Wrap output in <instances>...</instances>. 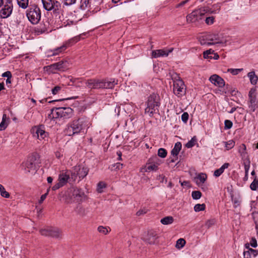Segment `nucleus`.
I'll use <instances>...</instances> for the list:
<instances>
[{
  "label": "nucleus",
  "instance_id": "f257e3e1",
  "mask_svg": "<svg viewBox=\"0 0 258 258\" xmlns=\"http://www.w3.org/2000/svg\"><path fill=\"white\" fill-rule=\"evenodd\" d=\"M85 197L84 192L81 189L73 187L62 191L60 195V200L67 204H71L80 202Z\"/></svg>",
  "mask_w": 258,
  "mask_h": 258
},
{
  "label": "nucleus",
  "instance_id": "f03ea898",
  "mask_svg": "<svg viewBox=\"0 0 258 258\" xmlns=\"http://www.w3.org/2000/svg\"><path fill=\"white\" fill-rule=\"evenodd\" d=\"M90 122L88 119L86 118H79L74 121L66 129V134L68 136H73L76 134L84 132V131L89 127Z\"/></svg>",
  "mask_w": 258,
  "mask_h": 258
},
{
  "label": "nucleus",
  "instance_id": "7ed1b4c3",
  "mask_svg": "<svg viewBox=\"0 0 258 258\" xmlns=\"http://www.w3.org/2000/svg\"><path fill=\"white\" fill-rule=\"evenodd\" d=\"M147 106L145 109L146 113L152 116L160 105L159 96L158 94L153 93L148 97L147 102Z\"/></svg>",
  "mask_w": 258,
  "mask_h": 258
},
{
  "label": "nucleus",
  "instance_id": "20e7f679",
  "mask_svg": "<svg viewBox=\"0 0 258 258\" xmlns=\"http://www.w3.org/2000/svg\"><path fill=\"white\" fill-rule=\"evenodd\" d=\"M26 15L28 20L32 24H37L41 19V12L35 4L30 5L26 11Z\"/></svg>",
  "mask_w": 258,
  "mask_h": 258
},
{
  "label": "nucleus",
  "instance_id": "39448f33",
  "mask_svg": "<svg viewBox=\"0 0 258 258\" xmlns=\"http://www.w3.org/2000/svg\"><path fill=\"white\" fill-rule=\"evenodd\" d=\"M209 10L207 8H201L198 10L192 11L190 14L186 17V21L187 23H195L199 22L202 19L203 17L206 14Z\"/></svg>",
  "mask_w": 258,
  "mask_h": 258
},
{
  "label": "nucleus",
  "instance_id": "423d86ee",
  "mask_svg": "<svg viewBox=\"0 0 258 258\" xmlns=\"http://www.w3.org/2000/svg\"><path fill=\"white\" fill-rule=\"evenodd\" d=\"M70 171L71 174V178L75 180L77 176H79L81 179L85 177L88 174L89 170L87 167L78 165L74 167Z\"/></svg>",
  "mask_w": 258,
  "mask_h": 258
},
{
  "label": "nucleus",
  "instance_id": "0eeeda50",
  "mask_svg": "<svg viewBox=\"0 0 258 258\" xmlns=\"http://www.w3.org/2000/svg\"><path fill=\"white\" fill-rule=\"evenodd\" d=\"M199 41L202 45L209 46L221 43L218 37L212 34H206L199 37Z\"/></svg>",
  "mask_w": 258,
  "mask_h": 258
},
{
  "label": "nucleus",
  "instance_id": "6e6552de",
  "mask_svg": "<svg viewBox=\"0 0 258 258\" xmlns=\"http://www.w3.org/2000/svg\"><path fill=\"white\" fill-rule=\"evenodd\" d=\"M69 63L67 61H60L44 68L45 71L49 73H54L55 71H64L69 68Z\"/></svg>",
  "mask_w": 258,
  "mask_h": 258
},
{
  "label": "nucleus",
  "instance_id": "1a4fd4ad",
  "mask_svg": "<svg viewBox=\"0 0 258 258\" xmlns=\"http://www.w3.org/2000/svg\"><path fill=\"white\" fill-rule=\"evenodd\" d=\"M42 235L50 236L55 238H59L61 236V231L56 227H47L40 230Z\"/></svg>",
  "mask_w": 258,
  "mask_h": 258
},
{
  "label": "nucleus",
  "instance_id": "9d476101",
  "mask_svg": "<svg viewBox=\"0 0 258 258\" xmlns=\"http://www.w3.org/2000/svg\"><path fill=\"white\" fill-rule=\"evenodd\" d=\"M13 9V6L12 1L7 0L0 11V17L4 19L8 18L11 15Z\"/></svg>",
  "mask_w": 258,
  "mask_h": 258
},
{
  "label": "nucleus",
  "instance_id": "9b49d317",
  "mask_svg": "<svg viewBox=\"0 0 258 258\" xmlns=\"http://www.w3.org/2000/svg\"><path fill=\"white\" fill-rule=\"evenodd\" d=\"M185 86L183 81H178L177 83L173 84V91L174 94L180 97L185 93Z\"/></svg>",
  "mask_w": 258,
  "mask_h": 258
},
{
  "label": "nucleus",
  "instance_id": "f8f14e48",
  "mask_svg": "<svg viewBox=\"0 0 258 258\" xmlns=\"http://www.w3.org/2000/svg\"><path fill=\"white\" fill-rule=\"evenodd\" d=\"M142 238L145 242L149 244H154L156 243V240L158 238V236L156 231L150 230L148 232L145 236L143 237Z\"/></svg>",
  "mask_w": 258,
  "mask_h": 258
},
{
  "label": "nucleus",
  "instance_id": "ddd939ff",
  "mask_svg": "<svg viewBox=\"0 0 258 258\" xmlns=\"http://www.w3.org/2000/svg\"><path fill=\"white\" fill-rule=\"evenodd\" d=\"M102 80L90 79L85 81L86 87L90 89H98L101 88Z\"/></svg>",
  "mask_w": 258,
  "mask_h": 258
},
{
  "label": "nucleus",
  "instance_id": "4468645a",
  "mask_svg": "<svg viewBox=\"0 0 258 258\" xmlns=\"http://www.w3.org/2000/svg\"><path fill=\"white\" fill-rule=\"evenodd\" d=\"M81 35H79L76 36L75 37L72 38L68 42H66L65 44H63L62 46L59 47H58L53 50V55H57L59 54V53L64 51L71 43H76L80 40Z\"/></svg>",
  "mask_w": 258,
  "mask_h": 258
},
{
  "label": "nucleus",
  "instance_id": "2eb2a0df",
  "mask_svg": "<svg viewBox=\"0 0 258 258\" xmlns=\"http://www.w3.org/2000/svg\"><path fill=\"white\" fill-rule=\"evenodd\" d=\"M173 50V48L166 49H158L153 50L152 52V56L154 58L159 57L167 56L169 53H171Z\"/></svg>",
  "mask_w": 258,
  "mask_h": 258
},
{
  "label": "nucleus",
  "instance_id": "dca6fc26",
  "mask_svg": "<svg viewBox=\"0 0 258 258\" xmlns=\"http://www.w3.org/2000/svg\"><path fill=\"white\" fill-rule=\"evenodd\" d=\"M33 136L37 137L39 140L44 139L47 136V133H46L43 127L41 126L35 127L33 129Z\"/></svg>",
  "mask_w": 258,
  "mask_h": 258
},
{
  "label": "nucleus",
  "instance_id": "f3484780",
  "mask_svg": "<svg viewBox=\"0 0 258 258\" xmlns=\"http://www.w3.org/2000/svg\"><path fill=\"white\" fill-rule=\"evenodd\" d=\"M209 80L212 84L219 87H222L225 85V82L224 80L217 75H213L211 76L209 79Z\"/></svg>",
  "mask_w": 258,
  "mask_h": 258
},
{
  "label": "nucleus",
  "instance_id": "a211bd4d",
  "mask_svg": "<svg viewBox=\"0 0 258 258\" xmlns=\"http://www.w3.org/2000/svg\"><path fill=\"white\" fill-rule=\"evenodd\" d=\"M248 96L249 99V107L252 111H254L256 106L255 90L252 89L250 90L249 92Z\"/></svg>",
  "mask_w": 258,
  "mask_h": 258
},
{
  "label": "nucleus",
  "instance_id": "6ab92c4d",
  "mask_svg": "<svg viewBox=\"0 0 258 258\" xmlns=\"http://www.w3.org/2000/svg\"><path fill=\"white\" fill-rule=\"evenodd\" d=\"M101 84L102 89H112L117 84V81L114 79H110L108 81L102 80Z\"/></svg>",
  "mask_w": 258,
  "mask_h": 258
},
{
  "label": "nucleus",
  "instance_id": "aec40b11",
  "mask_svg": "<svg viewBox=\"0 0 258 258\" xmlns=\"http://www.w3.org/2000/svg\"><path fill=\"white\" fill-rule=\"evenodd\" d=\"M71 172L70 171L61 172L58 176V181L63 186L68 181Z\"/></svg>",
  "mask_w": 258,
  "mask_h": 258
},
{
  "label": "nucleus",
  "instance_id": "412c9836",
  "mask_svg": "<svg viewBox=\"0 0 258 258\" xmlns=\"http://www.w3.org/2000/svg\"><path fill=\"white\" fill-rule=\"evenodd\" d=\"M182 145L180 142H177L175 143L173 149L171 150V153L173 156V158L171 160V162H174L177 159V156L179 154V151L181 150Z\"/></svg>",
  "mask_w": 258,
  "mask_h": 258
},
{
  "label": "nucleus",
  "instance_id": "4be33fe9",
  "mask_svg": "<svg viewBox=\"0 0 258 258\" xmlns=\"http://www.w3.org/2000/svg\"><path fill=\"white\" fill-rule=\"evenodd\" d=\"M61 110L59 107L52 109L51 111V113L48 115L47 120H51L59 117H62L61 114H60L62 113Z\"/></svg>",
  "mask_w": 258,
  "mask_h": 258
},
{
  "label": "nucleus",
  "instance_id": "5701e85b",
  "mask_svg": "<svg viewBox=\"0 0 258 258\" xmlns=\"http://www.w3.org/2000/svg\"><path fill=\"white\" fill-rule=\"evenodd\" d=\"M62 117L69 118L73 114V109L70 107H59Z\"/></svg>",
  "mask_w": 258,
  "mask_h": 258
},
{
  "label": "nucleus",
  "instance_id": "b1692460",
  "mask_svg": "<svg viewBox=\"0 0 258 258\" xmlns=\"http://www.w3.org/2000/svg\"><path fill=\"white\" fill-rule=\"evenodd\" d=\"M207 178V176L206 174L201 173L198 175V176L195 178V180L197 184L200 186L205 182Z\"/></svg>",
  "mask_w": 258,
  "mask_h": 258
},
{
  "label": "nucleus",
  "instance_id": "393cba45",
  "mask_svg": "<svg viewBox=\"0 0 258 258\" xmlns=\"http://www.w3.org/2000/svg\"><path fill=\"white\" fill-rule=\"evenodd\" d=\"M52 10L54 13H59L61 10V5L59 2L55 0L52 1L50 5V11Z\"/></svg>",
  "mask_w": 258,
  "mask_h": 258
},
{
  "label": "nucleus",
  "instance_id": "a878e982",
  "mask_svg": "<svg viewBox=\"0 0 258 258\" xmlns=\"http://www.w3.org/2000/svg\"><path fill=\"white\" fill-rule=\"evenodd\" d=\"M158 169V165L156 164H150V163H147L146 166L144 168L141 169V171L149 172L151 171H156Z\"/></svg>",
  "mask_w": 258,
  "mask_h": 258
},
{
  "label": "nucleus",
  "instance_id": "bb28decb",
  "mask_svg": "<svg viewBox=\"0 0 258 258\" xmlns=\"http://www.w3.org/2000/svg\"><path fill=\"white\" fill-rule=\"evenodd\" d=\"M247 76L249 78L250 82L252 85H255L258 80V77L255 75V72L253 71L249 72L247 74Z\"/></svg>",
  "mask_w": 258,
  "mask_h": 258
},
{
  "label": "nucleus",
  "instance_id": "cd10ccee",
  "mask_svg": "<svg viewBox=\"0 0 258 258\" xmlns=\"http://www.w3.org/2000/svg\"><path fill=\"white\" fill-rule=\"evenodd\" d=\"M49 26V23L46 22L43 24H40L39 27L37 28L36 31L41 33H44L48 31V27Z\"/></svg>",
  "mask_w": 258,
  "mask_h": 258
},
{
  "label": "nucleus",
  "instance_id": "c85d7f7f",
  "mask_svg": "<svg viewBox=\"0 0 258 258\" xmlns=\"http://www.w3.org/2000/svg\"><path fill=\"white\" fill-rule=\"evenodd\" d=\"M238 152L242 159L246 157L247 154L246 147L244 144H242L239 146L238 148Z\"/></svg>",
  "mask_w": 258,
  "mask_h": 258
},
{
  "label": "nucleus",
  "instance_id": "c756f323",
  "mask_svg": "<svg viewBox=\"0 0 258 258\" xmlns=\"http://www.w3.org/2000/svg\"><path fill=\"white\" fill-rule=\"evenodd\" d=\"M8 120L7 115L4 114L3 115L2 121L0 123V131L5 130L8 126V123L6 122Z\"/></svg>",
  "mask_w": 258,
  "mask_h": 258
},
{
  "label": "nucleus",
  "instance_id": "7c9ffc66",
  "mask_svg": "<svg viewBox=\"0 0 258 258\" xmlns=\"http://www.w3.org/2000/svg\"><path fill=\"white\" fill-rule=\"evenodd\" d=\"M174 219L172 216H166L161 219L160 222L163 225H169L172 224Z\"/></svg>",
  "mask_w": 258,
  "mask_h": 258
},
{
  "label": "nucleus",
  "instance_id": "2f4dec72",
  "mask_svg": "<svg viewBox=\"0 0 258 258\" xmlns=\"http://www.w3.org/2000/svg\"><path fill=\"white\" fill-rule=\"evenodd\" d=\"M90 7L89 0H81L80 8L83 10L88 9Z\"/></svg>",
  "mask_w": 258,
  "mask_h": 258
},
{
  "label": "nucleus",
  "instance_id": "473e14b6",
  "mask_svg": "<svg viewBox=\"0 0 258 258\" xmlns=\"http://www.w3.org/2000/svg\"><path fill=\"white\" fill-rule=\"evenodd\" d=\"M17 1L19 6L23 9H25L28 7L29 0H17Z\"/></svg>",
  "mask_w": 258,
  "mask_h": 258
},
{
  "label": "nucleus",
  "instance_id": "72a5a7b5",
  "mask_svg": "<svg viewBox=\"0 0 258 258\" xmlns=\"http://www.w3.org/2000/svg\"><path fill=\"white\" fill-rule=\"evenodd\" d=\"M76 211L78 214L82 216H85L87 213L86 209L80 205L77 207Z\"/></svg>",
  "mask_w": 258,
  "mask_h": 258
},
{
  "label": "nucleus",
  "instance_id": "f704fd0d",
  "mask_svg": "<svg viewBox=\"0 0 258 258\" xmlns=\"http://www.w3.org/2000/svg\"><path fill=\"white\" fill-rule=\"evenodd\" d=\"M52 0H42L44 8L48 11H50V5Z\"/></svg>",
  "mask_w": 258,
  "mask_h": 258
},
{
  "label": "nucleus",
  "instance_id": "c9c22d12",
  "mask_svg": "<svg viewBox=\"0 0 258 258\" xmlns=\"http://www.w3.org/2000/svg\"><path fill=\"white\" fill-rule=\"evenodd\" d=\"M185 240L183 238L178 239L176 243V247L178 249L182 248L185 244Z\"/></svg>",
  "mask_w": 258,
  "mask_h": 258
},
{
  "label": "nucleus",
  "instance_id": "e433bc0d",
  "mask_svg": "<svg viewBox=\"0 0 258 258\" xmlns=\"http://www.w3.org/2000/svg\"><path fill=\"white\" fill-rule=\"evenodd\" d=\"M0 192L1 195L5 198H8L10 197V194L8 192H7L6 190L5 187L0 184Z\"/></svg>",
  "mask_w": 258,
  "mask_h": 258
},
{
  "label": "nucleus",
  "instance_id": "4c0bfd02",
  "mask_svg": "<svg viewBox=\"0 0 258 258\" xmlns=\"http://www.w3.org/2000/svg\"><path fill=\"white\" fill-rule=\"evenodd\" d=\"M171 78L172 80L173 81V84L177 83L178 81H182V80L181 78L178 76V75L176 73H172L171 74Z\"/></svg>",
  "mask_w": 258,
  "mask_h": 258
},
{
  "label": "nucleus",
  "instance_id": "58836bf2",
  "mask_svg": "<svg viewBox=\"0 0 258 258\" xmlns=\"http://www.w3.org/2000/svg\"><path fill=\"white\" fill-rule=\"evenodd\" d=\"M197 142V139L196 137H194L191 139L185 145V147L187 148H190L195 146Z\"/></svg>",
  "mask_w": 258,
  "mask_h": 258
},
{
  "label": "nucleus",
  "instance_id": "ea45409f",
  "mask_svg": "<svg viewBox=\"0 0 258 258\" xmlns=\"http://www.w3.org/2000/svg\"><path fill=\"white\" fill-rule=\"evenodd\" d=\"M206 206L204 204H196L194 207V210L196 212H200L204 211L205 209Z\"/></svg>",
  "mask_w": 258,
  "mask_h": 258
},
{
  "label": "nucleus",
  "instance_id": "a19ab883",
  "mask_svg": "<svg viewBox=\"0 0 258 258\" xmlns=\"http://www.w3.org/2000/svg\"><path fill=\"white\" fill-rule=\"evenodd\" d=\"M235 145V142L233 140H229L228 142H225V148L227 150H229L234 147Z\"/></svg>",
  "mask_w": 258,
  "mask_h": 258
},
{
  "label": "nucleus",
  "instance_id": "79ce46f5",
  "mask_svg": "<svg viewBox=\"0 0 258 258\" xmlns=\"http://www.w3.org/2000/svg\"><path fill=\"white\" fill-rule=\"evenodd\" d=\"M105 187V183L102 181H100L97 184V190L98 192L101 193L103 191V189Z\"/></svg>",
  "mask_w": 258,
  "mask_h": 258
},
{
  "label": "nucleus",
  "instance_id": "37998d69",
  "mask_svg": "<svg viewBox=\"0 0 258 258\" xmlns=\"http://www.w3.org/2000/svg\"><path fill=\"white\" fill-rule=\"evenodd\" d=\"M192 198L195 200H198L201 198L202 193L200 191H193L191 194Z\"/></svg>",
  "mask_w": 258,
  "mask_h": 258
},
{
  "label": "nucleus",
  "instance_id": "c03bdc74",
  "mask_svg": "<svg viewBox=\"0 0 258 258\" xmlns=\"http://www.w3.org/2000/svg\"><path fill=\"white\" fill-rule=\"evenodd\" d=\"M97 229L100 233L104 235H106L109 232L108 228L102 226H99Z\"/></svg>",
  "mask_w": 258,
  "mask_h": 258
},
{
  "label": "nucleus",
  "instance_id": "a18cd8bd",
  "mask_svg": "<svg viewBox=\"0 0 258 258\" xmlns=\"http://www.w3.org/2000/svg\"><path fill=\"white\" fill-rule=\"evenodd\" d=\"M242 70V69H228L227 72L232 74L233 75H236Z\"/></svg>",
  "mask_w": 258,
  "mask_h": 258
},
{
  "label": "nucleus",
  "instance_id": "49530a36",
  "mask_svg": "<svg viewBox=\"0 0 258 258\" xmlns=\"http://www.w3.org/2000/svg\"><path fill=\"white\" fill-rule=\"evenodd\" d=\"M158 155L161 158H165L167 155V151L163 148H160L158 151Z\"/></svg>",
  "mask_w": 258,
  "mask_h": 258
},
{
  "label": "nucleus",
  "instance_id": "de8ad7c7",
  "mask_svg": "<svg viewBox=\"0 0 258 258\" xmlns=\"http://www.w3.org/2000/svg\"><path fill=\"white\" fill-rule=\"evenodd\" d=\"M250 187L251 190H255L256 188L258 187V179H254L252 182L251 183L250 185Z\"/></svg>",
  "mask_w": 258,
  "mask_h": 258
},
{
  "label": "nucleus",
  "instance_id": "09e8293b",
  "mask_svg": "<svg viewBox=\"0 0 258 258\" xmlns=\"http://www.w3.org/2000/svg\"><path fill=\"white\" fill-rule=\"evenodd\" d=\"M214 53V51L212 50V49H209V50H208L206 51H205L204 52V57L205 58H212V56H210V54H213Z\"/></svg>",
  "mask_w": 258,
  "mask_h": 258
},
{
  "label": "nucleus",
  "instance_id": "8fccbe9b",
  "mask_svg": "<svg viewBox=\"0 0 258 258\" xmlns=\"http://www.w3.org/2000/svg\"><path fill=\"white\" fill-rule=\"evenodd\" d=\"M245 173L246 175H248V171L250 168V161L248 160L244 163Z\"/></svg>",
  "mask_w": 258,
  "mask_h": 258
},
{
  "label": "nucleus",
  "instance_id": "3c124183",
  "mask_svg": "<svg viewBox=\"0 0 258 258\" xmlns=\"http://www.w3.org/2000/svg\"><path fill=\"white\" fill-rule=\"evenodd\" d=\"M215 18L213 16L207 17L205 22L208 25H211L214 22Z\"/></svg>",
  "mask_w": 258,
  "mask_h": 258
},
{
  "label": "nucleus",
  "instance_id": "603ef678",
  "mask_svg": "<svg viewBox=\"0 0 258 258\" xmlns=\"http://www.w3.org/2000/svg\"><path fill=\"white\" fill-rule=\"evenodd\" d=\"M225 124V128L226 129H230L232 127L233 123L232 121L229 120H225L224 122Z\"/></svg>",
  "mask_w": 258,
  "mask_h": 258
},
{
  "label": "nucleus",
  "instance_id": "864d4df0",
  "mask_svg": "<svg viewBox=\"0 0 258 258\" xmlns=\"http://www.w3.org/2000/svg\"><path fill=\"white\" fill-rule=\"evenodd\" d=\"M188 116H189L187 112H184L181 115L182 121L184 123H186L187 121V120L188 119Z\"/></svg>",
  "mask_w": 258,
  "mask_h": 258
},
{
  "label": "nucleus",
  "instance_id": "5fc2aeb1",
  "mask_svg": "<svg viewBox=\"0 0 258 258\" xmlns=\"http://www.w3.org/2000/svg\"><path fill=\"white\" fill-rule=\"evenodd\" d=\"M76 0H63V4L66 6H71L75 4Z\"/></svg>",
  "mask_w": 258,
  "mask_h": 258
},
{
  "label": "nucleus",
  "instance_id": "6e6d98bb",
  "mask_svg": "<svg viewBox=\"0 0 258 258\" xmlns=\"http://www.w3.org/2000/svg\"><path fill=\"white\" fill-rule=\"evenodd\" d=\"M60 90H61V87L59 86H56L54 88H53L52 89V93L53 95H56L57 93H58V92H59V91Z\"/></svg>",
  "mask_w": 258,
  "mask_h": 258
},
{
  "label": "nucleus",
  "instance_id": "4d7b16f0",
  "mask_svg": "<svg viewBox=\"0 0 258 258\" xmlns=\"http://www.w3.org/2000/svg\"><path fill=\"white\" fill-rule=\"evenodd\" d=\"M249 244L253 247H256L257 245L256 239L254 237L251 238Z\"/></svg>",
  "mask_w": 258,
  "mask_h": 258
},
{
  "label": "nucleus",
  "instance_id": "13d9d810",
  "mask_svg": "<svg viewBox=\"0 0 258 258\" xmlns=\"http://www.w3.org/2000/svg\"><path fill=\"white\" fill-rule=\"evenodd\" d=\"M49 190V188L47 189L46 193H45L44 195H42L41 196L40 199L39 200V204L42 203V202L45 200V199H46V197H47V195L48 194Z\"/></svg>",
  "mask_w": 258,
  "mask_h": 258
},
{
  "label": "nucleus",
  "instance_id": "bf43d9fd",
  "mask_svg": "<svg viewBox=\"0 0 258 258\" xmlns=\"http://www.w3.org/2000/svg\"><path fill=\"white\" fill-rule=\"evenodd\" d=\"M215 220H209L208 221H207L206 223V226H207V228H210V227H211L212 226H213V225H214L215 224Z\"/></svg>",
  "mask_w": 258,
  "mask_h": 258
},
{
  "label": "nucleus",
  "instance_id": "052dcab7",
  "mask_svg": "<svg viewBox=\"0 0 258 258\" xmlns=\"http://www.w3.org/2000/svg\"><path fill=\"white\" fill-rule=\"evenodd\" d=\"M68 80H69V82H68V85H73L74 83L77 81V78H74L73 77H69Z\"/></svg>",
  "mask_w": 258,
  "mask_h": 258
},
{
  "label": "nucleus",
  "instance_id": "680f3d73",
  "mask_svg": "<svg viewBox=\"0 0 258 258\" xmlns=\"http://www.w3.org/2000/svg\"><path fill=\"white\" fill-rule=\"evenodd\" d=\"M114 169L116 170H119L122 168L123 164L120 163H116L113 165Z\"/></svg>",
  "mask_w": 258,
  "mask_h": 258
},
{
  "label": "nucleus",
  "instance_id": "e2e57ef3",
  "mask_svg": "<svg viewBox=\"0 0 258 258\" xmlns=\"http://www.w3.org/2000/svg\"><path fill=\"white\" fill-rule=\"evenodd\" d=\"M63 185L58 181L57 183H56L55 185H54L52 187V189L53 190H55L56 189H58L60 187L62 186Z\"/></svg>",
  "mask_w": 258,
  "mask_h": 258
},
{
  "label": "nucleus",
  "instance_id": "0e129e2a",
  "mask_svg": "<svg viewBox=\"0 0 258 258\" xmlns=\"http://www.w3.org/2000/svg\"><path fill=\"white\" fill-rule=\"evenodd\" d=\"M250 253L251 254V256L255 257L258 254V252L257 250H254L252 248H249Z\"/></svg>",
  "mask_w": 258,
  "mask_h": 258
},
{
  "label": "nucleus",
  "instance_id": "69168bd1",
  "mask_svg": "<svg viewBox=\"0 0 258 258\" xmlns=\"http://www.w3.org/2000/svg\"><path fill=\"white\" fill-rule=\"evenodd\" d=\"M243 257H244V258H251L249 249H248L247 251H244Z\"/></svg>",
  "mask_w": 258,
  "mask_h": 258
},
{
  "label": "nucleus",
  "instance_id": "338daca9",
  "mask_svg": "<svg viewBox=\"0 0 258 258\" xmlns=\"http://www.w3.org/2000/svg\"><path fill=\"white\" fill-rule=\"evenodd\" d=\"M2 77H7V78H12V74L10 71H7L2 74Z\"/></svg>",
  "mask_w": 258,
  "mask_h": 258
},
{
  "label": "nucleus",
  "instance_id": "774afa93",
  "mask_svg": "<svg viewBox=\"0 0 258 258\" xmlns=\"http://www.w3.org/2000/svg\"><path fill=\"white\" fill-rule=\"evenodd\" d=\"M229 166V164L226 163H224L219 169L221 170V171L222 172V173L224 172V170L226 168H227Z\"/></svg>",
  "mask_w": 258,
  "mask_h": 258
}]
</instances>
